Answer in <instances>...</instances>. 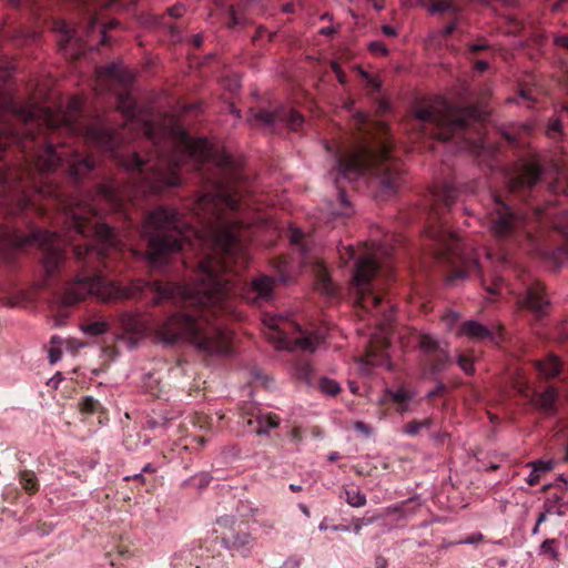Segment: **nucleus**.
Instances as JSON below:
<instances>
[{"instance_id": "nucleus-9", "label": "nucleus", "mask_w": 568, "mask_h": 568, "mask_svg": "<svg viewBox=\"0 0 568 568\" xmlns=\"http://www.w3.org/2000/svg\"><path fill=\"white\" fill-rule=\"evenodd\" d=\"M62 155H64V153L58 154L51 144L47 145L40 151L36 159L31 160L28 168L19 174V179L21 181L24 179L31 180L30 186L40 195L44 197L54 196L55 191L50 186H44L41 182L36 181L34 174L38 173L42 175L53 172L61 164Z\"/></svg>"}, {"instance_id": "nucleus-25", "label": "nucleus", "mask_w": 568, "mask_h": 568, "mask_svg": "<svg viewBox=\"0 0 568 568\" xmlns=\"http://www.w3.org/2000/svg\"><path fill=\"white\" fill-rule=\"evenodd\" d=\"M557 398V390L552 387L547 388L541 394L537 395L535 405L545 414L554 412L555 402Z\"/></svg>"}, {"instance_id": "nucleus-59", "label": "nucleus", "mask_w": 568, "mask_h": 568, "mask_svg": "<svg viewBox=\"0 0 568 568\" xmlns=\"http://www.w3.org/2000/svg\"><path fill=\"white\" fill-rule=\"evenodd\" d=\"M555 43L559 47L568 48V36H558L555 38Z\"/></svg>"}, {"instance_id": "nucleus-8", "label": "nucleus", "mask_w": 568, "mask_h": 568, "mask_svg": "<svg viewBox=\"0 0 568 568\" xmlns=\"http://www.w3.org/2000/svg\"><path fill=\"white\" fill-rule=\"evenodd\" d=\"M114 290L109 285L101 275L93 277H77L71 282L64 292L63 302L68 305H73L84 301L88 296H94L101 302H110L111 294H114Z\"/></svg>"}, {"instance_id": "nucleus-62", "label": "nucleus", "mask_w": 568, "mask_h": 568, "mask_svg": "<svg viewBox=\"0 0 568 568\" xmlns=\"http://www.w3.org/2000/svg\"><path fill=\"white\" fill-rule=\"evenodd\" d=\"M343 250L345 251V254L349 257V258H354L355 257V251H354V247L348 245V246H345L343 247ZM341 255L342 257L344 258V252L341 251Z\"/></svg>"}, {"instance_id": "nucleus-50", "label": "nucleus", "mask_w": 568, "mask_h": 568, "mask_svg": "<svg viewBox=\"0 0 568 568\" xmlns=\"http://www.w3.org/2000/svg\"><path fill=\"white\" fill-rule=\"evenodd\" d=\"M63 381V376L60 372H58L54 376H52L49 381H48V385L51 386L52 388L57 389L60 385V383Z\"/></svg>"}, {"instance_id": "nucleus-33", "label": "nucleus", "mask_w": 568, "mask_h": 568, "mask_svg": "<svg viewBox=\"0 0 568 568\" xmlns=\"http://www.w3.org/2000/svg\"><path fill=\"white\" fill-rule=\"evenodd\" d=\"M20 484L24 490L29 493H34L38 489L37 477L33 473L23 471L20 475Z\"/></svg>"}, {"instance_id": "nucleus-2", "label": "nucleus", "mask_w": 568, "mask_h": 568, "mask_svg": "<svg viewBox=\"0 0 568 568\" xmlns=\"http://www.w3.org/2000/svg\"><path fill=\"white\" fill-rule=\"evenodd\" d=\"M98 201L104 202L111 211H119L122 207V202L114 187L112 185H101L98 189L97 199L92 203H84L83 205L77 203L75 207L69 209L70 221L63 235L39 230L32 232L28 237L17 240L14 244L38 243L43 251V267L48 276H53L64 263L65 256L62 246L73 241V233L80 235L92 233L94 235V245L75 246L74 255L78 261L87 262V258L92 256L103 257L111 248L121 250L122 242L116 237L112 229L106 224L90 220V216L98 215Z\"/></svg>"}, {"instance_id": "nucleus-22", "label": "nucleus", "mask_w": 568, "mask_h": 568, "mask_svg": "<svg viewBox=\"0 0 568 568\" xmlns=\"http://www.w3.org/2000/svg\"><path fill=\"white\" fill-rule=\"evenodd\" d=\"M98 85L102 87L104 82H121L124 83L129 80L128 74L120 64H110L104 69L97 71Z\"/></svg>"}, {"instance_id": "nucleus-5", "label": "nucleus", "mask_w": 568, "mask_h": 568, "mask_svg": "<svg viewBox=\"0 0 568 568\" xmlns=\"http://www.w3.org/2000/svg\"><path fill=\"white\" fill-rule=\"evenodd\" d=\"M365 171H371L379 176L381 190L386 195L395 193L400 186L398 163L390 159L389 151L385 145L376 152L367 145L352 149L337 162L335 183L338 185L339 178L355 181Z\"/></svg>"}, {"instance_id": "nucleus-40", "label": "nucleus", "mask_w": 568, "mask_h": 568, "mask_svg": "<svg viewBox=\"0 0 568 568\" xmlns=\"http://www.w3.org/2000/svg\"><path fill=\"white\" fill-rule=\"evenodd\" d=\"M295 374L298 378H302V379H305L308 382L313 374V368L308 363H303V364L296 366Z\"/></svg>"}, {"instance_id": "nucleus-44", "label": "nucleus", "mask_w": 568, "mask_h": 568, "mask_svg": "<svg viewBox=\"0 0 568 568\" xmlns=\"http://www.w3.org/2000/svg\"><path fill=\"white\" fill-rule=\"evenodd\" d=\"M288 237L291 243L298 244L303 237V232L298 227H290Z\"/></svg>"}, {"instance_id": "nucleus-56", "label": "nucleus", "mask_w": 568, "mask_h": 568, "mask_svg": "<svg viewBox=\"0 0 568 568\" xmlns=\"http://www.w3.org/2000/svg\"><path fill=\"white\" fill-rule=\"evenodd\" d=\"M546 508L547 510L545 513H541L537 518L536 524H538L539 526L546 520L547 514L552 513V507L548 503H546Z\"/></svg>"}, {"instance_id": "nucleus-28", "label": "nucleus", "mask_w": 568, "mask_h": 568, "mask_svg": "<svg viewBox=\"0 0 568 568\" xmlns=\"http://www.w3.org/2000/svg\"><path fill=\"white\" fill-rule=\"evenodd\" d=\"M109 329V325L104 321H95L85 325L81 326V331L84 334L92 335V336H99L106 333Z\"/></svg>"}, {"instance_id": "nucleus-35", "label": "nucleus", "mask_w": 568, "mask_h": 568, "mask_svg": "<svg viewBox=\"0 0 568 568\" xmlns=\"http://www.w3.org/2000/svg\"><path fill=\"white\" fill-rule=\"evenodd\" d=\"M320 389L326 395L334 396L339 393L341 387L339 384L333 379L322 378L320 381Z\"/></svg>"}, {"instance_id": "nucleus-26", "label": "nucleus", "mask_w": 568, "mask_h": 568, "mask_svg": "<svg viewBox=\"0 0 568 568\" xmlns=\"http://www.w3.org/2000/svg\"><path fill=\"white\" fill-rule=\"evenodd\" d=\"M536 367L546 377H552L559 374L561 364L556 356L550 355L546 359L537 362Z\"/></svg>"}, {"instance_id": "nucleus-43", "label": "nucleus", "mask_w": 568, "mask_h": 568, "mask_svg": "<svg viewBox=\"0 0 568 568\" xmlns=\"http://www.w3.org/2000/svg\"><path fill=\"white\" fill-rule=\"evenodd\" d=\"M97 405H98V402L92 398V397H85L82 402H81V409L83 412H87V413H92L97 408Z\"/></svg>"}, {"instance_id": "nucleus-55", "label": "nucleus", "mask_w": 568, "mask_h": 568, "mask_svg": "<svg viewBox=\"0 0 568 568\" xmlns=\"http://www.w3.org/2000/svg\"><path fill=\"white\" fill-rule=\"evenodd\" d=\"M483 538H484L483 535L480 532H477L460 542L462 544H476L478 541H481Z\"/></svg>"}, {"instance_id": "nucleus-14", "label": "nucleus", "mask_w": 568, "mask_h": 568, "mask_svg": "<svg viewBox=\"0 0 568 568\" xmlns=\"http://www.w3.org/2000/svg\"><path fill=\"white\" fill-rule=\"evenodd\" d=\"M305 263L310 265L311 271L315 277L316 290L324 295H333L335 293V286L331 281L328 271L324 265L323 258L320 256H305Z\"/></svg>"}, {"instance_id": "nucleus-16", "label": "nucleus", "mask_w": 568, "mask_h": 568, "mask_svg": "<svg viewBox=\"0 0 568 568\" xmlns=\"http://www.w3.org/2000/svg\"><path fill=\"white\" fill-rule=\"evenodd\" d=\"M274 280L270 276H260L252 281L245 298L254 304H262L272 298Z\"/></svg>"}, {"instance_id": "nucleus-17", "label": "nucleus", "mask_w": 568, "mask_h": 568, "mask_svg": "<svg viewBox=\"0 0 568 568\" xmlns=\"http://www.w3.org/2000/svg\"><path fill=\"white\" fill-rule=\"evenodd\" d=\"M85 139L89 143L110 152H113L116 145L114 134L99 124H92L87 128Z\"/></svg>"}, {"instance_id": "nucleus-4", "label": "nucleus", "mask_w": 568, "mask_h": 568, "mask_svg": "<svg viewBox=\"0 0 568 568\" xmlns=\"http://www.w3.org/2000/svg\"><path fill=\"white\" fill-rule=\"evenodd\" d=\"M154 334L163 344L184 342L207 355H225L231 351V332L207 323L203 316L174 313L154 327Z\"/></svg>"}, {"instance_id": "nucleus-37", "label": "nucleus", "mask_w": 568, "mask_h": 568, "mask_svg": "<svg viewBox=\"0 0 568 568\" xmlns=\"http://www.w3.org/2000/svg\"><path fill=\"white\" fill-rule=\"evenodd\" d=\"M51 345H61V344H65L67 345V349H70V351H77L79 348H82L84 346L83 343L81 342H78L73 338H69V339H62L61 337L59 336H52L51 337Z\"/></svg>"}, {"instance_id": "nucleus-36", "label": "nucleus", "mask_w": 568, "mask_h": 568, "mask_svg": "<svg viewBox=\"0 0 568 568\" xmlns=\"http://www.w3.org/2000/svg\"><path fill=\"white\" fill-rule=\"evenodd\" d=\"M555 539H546L539 547V552L542 555H548L551 560L558 559V550L555 547Z\"/></svg>"}, {"instance_id": "nucleus-63", "label": "nucleus", "mask_w": 568, "mask_h": 568, "mask_svg": "<svg viewBox=\"0 0 568 568\" xmlns=\"http://www.w3.org/2000/svg\"><path fill=\"white\" fill-rule=\"evenodd\" d=\"M475 68L479 72H484L488 68V63L484 60L477 61Z\"/></svg>"}, {"instance_id": "nucleus-31", "label": "nucleus", "mask_w": 568, "mask_h": 568, "mask_svg": "<svg viewBox=\"0 0 568 568\" xmlns=\"http://www.w3.org/2000/svg\"><path fill=\"white\" fill-rule=\"evenodd\" d=\"M470 268H475V270L478 268V261L476 258L471 260V261L464 260L463 261V270H458L455 273H453L448 277V282L453 284L456 280H463V278L467 277Z\"/></svg>"}, {"instance_id": "nucleus-53", "label": "nucleus", "mask_w": 568, "mask_h": 568, "mask_svg": "<svg viewBox=\"0 0 568 568\" xmlns=\"http://www.w3.org/2000/svg\"><path fill=\"white\" fill-rule=\"evenodd\" d=\"M332 68H333V71L334 73L336 74L337 77V80L339 83L344 84L346 82V79H345V75L344 73L342 72L339 65L336 63V62H333L332 63Z\"/></svg>"}, {"instance_id": "nucleus-52", "label": "nucleus", "mask_w": 568, "mask_h": 568, "mask_svg": "<svg viewBox=\"0 0 568 568\" xmlns=\"http://www.w3.org/2000/svg\"><path fill=\"white\" fill-rule=\"evenodd\" d=\"M551 486L556 487L560 490H565L568 487V481L562 475H560L557 477V479L555 480V483Z\"/></svg>"}, {"instance_id": "nucleus-7", "label": "nucleus", "mask_w": 568, "mask_h": 568, "mask_svg": "<svg viewBox=\"0 0 568 568\" xmlns=\"http://www.w3.org/2000/svg\"><path fill=\"white\" fill-rule=\"evenodd\" d=\"M263 324L268 329L266 333L268 338L272 339L277 349H293L300 347L305 352H314L323 342V336L320 333H307L294 341L288 338L286 328L295 326L287 317L276 314H265L263 316Z\"/></svg>"}, {"instance_id": "nucleus-45", "label": "nucleus", "mask_w": 568, "mask_h": 568, "mask_svg": "<svg viewBox=\"0 0 568 568\" xmlns=\"http://www.w3.org/2000/svg\"><path fill=\"white\" fill-rule=\"evenodd\" d=\"M353 426L357 433H361V434L365 435L366 437L372 435L371 426L363 422H359V420L355 422Z\"/></svg>"}, {"instance_id": "nucleus-11", "label": "nucleus", "mask_w": 568, "mask_h": 568, "mask_svg": "<svg viewBox=\"0 0 568 568\" xmlns=\"http://www.w3.org/2000/svg\"><path fill=\"white\" fill-rule=\"evenodd\" d=\"M118 109L126 116L128 122L126 126L129 129L135 128V125H140L144 135L150 139L153 143H160V136H158L155 125L149 121H141L136 118V106L133 101V98L130 94L120 95L118 99Z\"/></svg>"}, {"instance_id": "nucleus-23", "label": "nucleus", "mask_w": 568, "mask_h": 568, "mask_svg": "<svg viewBox=\"0 0 568 568\" xmlns=\"http://www.w3.org/2000/svg\"><path fill=\"white\" fill-rule=\"evenodd\" d=\"M254 423L256 424V427H254L253 430L257 435H262L267 434L273 428H276L280 424V418L270 413L257 415L254 420L251 418L246 420L247 426H252Z\"/></svg>"}, {"instance_id": "nucleus-13", "label": "nucleus", "mask_w": 568, "mask_h": 568, "mask_svg": "<svg viewBox=\"0 0 568 568\" xmlns=\"http://www.w3.org/2000/svg\"><path fill=\"white\" fill-rule=\"evenodd\" d=\"M256 121H258L265 125H272L276 121H282V122L286 123V125L291 130L295 131L302 126L304 119L301 114H298L297 112H295L293 110L281 109V110H276V111H268V110L260 111L256 114Z\"/></svg>"}, {"instance_id": "nucleus-58", "label": "nucleus", "mask_w": 568, "mask_h": 568, "mask_svg": "<svg viewBox=\"0 0 568 568\" xmlns=\"http://www.w3.org/2000/svg\"><path fill=\"white\" fill-rule=\"evenodd\" d=\"M503 281L498 280L493 286L487 287L489 294H496L501 291Z\"/></svg>"}, {"instance_id": "nucleus-46", "label": "nucleus", "mask_w": 568, "mask_h": 568, "mask_svg": "<svg viewBox=\"0 0 568 568\" xmlns=\"http://www.w3.org/2000/svg\"><path fill=\"white\" fill-rule=\"evenodd\" d=\"M62 352L59 347H51L48 353L50 364H55L61 359Z\"/></svg>"}, {"instance_id": "nucleus-51", "label": "nucleus", "mask_w": 568, "mask_h": 568, "mask_svg": "<svg viewBox=\"0 0 568 568\" xmlns=\"http://www.w3.org/2000/svg\"><path fill=\"white\" fill-rule=\"evenodd\" d=\"M82 101L80 98H72L68 103L69 112H75L81 108Z\"/></svg>"}, {"instance_id": "nucleus-1", "label": "nucleus", "mask_w": 568, "mask_h": 568, "mask_svg": "<svg viewBox=\"0 0 568 568\" xmlns=\"http://www.w3.org/2000/svg\"><path fill=\"white\" fill-rule=\"evenodd\" d=\"M164 143L173 148L170 155L156 151L143 161L138 153L121 158L120 164L128 171H136L141 187L151 193L169 186H178L180 178L176 169L189 161L199 168L212 161L225 174L210 192L202 194L193 206V213L205 223L201 232L186 227L181 214L172 207L160 206L150 212L142 225V234L148 240L146 258L159 265L170 254L184 248V245L207 247L211 253L199 266L196 282L184 287L160 282L132 281L128 287H120L109 281L115 291L110 302L142 295L145 290L155 293L153 304L164 300L181 298L190 304L219 306L227 310L226 300L233 290L232 276L248 264L245 242L248 231L241 224L240 190L235 181L240 178V162L224 150H214L204 138L192 139L180 125L173 123L163 133Z\"/></svg>"}, {"instance_id": "nucleus-32", "label": "nucleus", "mask_w": 568, "mask_h": 568, "mask_svg": "<svg viewBox=\"0 0 568 568\" xmlns=\"http://www.w3.org/2000/svg\"><path fill=\"white\" fill-rule=\"evenodd\" d=\"M387 394L393 402L399 405L413 399L415 396L414 392H410L404 387H399L396 390H387Z\"/></svg>"}, {"instance_id": "nucleus-20", "label": "nucleus", "mask_w": 568, "mask_h": 568, "mask_svg": "<svg viewBox=\"0 0 568 568\" xmlns=\"http://www.w3.org/2000/svg\"><path fill=\"white\" fill-rule=\"evenodd\" d=\"M69 174L74 179H81L94 168V162L89 158H82L78 153L70 154L67 160Z\"/></svg>"}, {"instance_id": "nucleus-10", "label": "nucleus", "mask_w": 568, "mask_h": 568, "mask_svg": "<svg viewBox=\"0 0 568 568\" xmlns=\"http://www.w3.org/2000/svg\"><path fill=\"white\" fill-rule=\"evenodd\" d=\"M119 322L124 333L130 335V337H128L129 347L135 344V342L132 341L133 337L139 339L144 337L149 331H154L150 320L141 313L124 312L119 316ZM120 341L125 342L126 337L122 336Z\"/></svg>"}, {"instance_id": "nucleus-12", "label": "nucleus", "mask_w": 568, "mask_h": 568, "mask_svg": "<svg viewBox=\"0 0 568 568\" xmlns=\"http://www.w3.org/2000/svg\"><path fill=\"white\" fill-rule=\"evenodd\" d=\"M493 210L496 219L491 224V231L499 237L510 234L521 223V219L497 197H494Z\"/></svg>"}, {"instance_id": "nucleus-3", "label": "nucleus", "mask_w": 568, "mask_h": 568, "mask_svg": "<svg viewBox=\"0 0 568 568\" xmlns=\"http://www.w3.org/2000/svg\"><path fill=\"white\" fill-rule=\"evenodd\" d=\"M378 265L375 253H369L361 257L353 273V287L355 291V304L356 306L371 314L376 324H378L379 333L374 335L369 342L366 351L365 362L369 365L385 366L390 369L392 365L388 361V353L386 347L388 346V337L386 333V325L393 320L392 311L384 313L383 317L379 318V312L377 307L382 302L381 295L375 291L372 281L377 272Z\"/></svg>"}, {"instance_id": "nucleus-18", "label": "nucleus", "mask_w": 568, "mask_h": 568, "mask_svg": "<svg viewBox=\"0 0 568 568\" xmlns=\"http://www.w3.org/2000/svg\"><path fill=\"white\" fill-rule=\"evenodd\" d=\"M548 303V300L544 296V287L539 283L531 285L527 290L525 298L520 300L521 305H525L537 315L544 313V308Z\"/></svg>"}, {"instance_id": "nucleus-6", "label": "nucleus", "mask_w": 568, "mask_h": 568, "mask_svg": "<svg viewBox=\"0 0 568 568\" xmlns=\"http://www.w3.org/2000/svg\"><path fill=\"white\" fill-rule=\"evenodd\" d=\"M474 110H460L446 101H437L429 106H420L415 111L417 120L423 123H432L436 126V139L448 141L457 131L466 126L467 118Z\"/></svg>"}, {"instance_id": "nucleus-15", "label": "nucleus", "mask_w": 568, "mask_h": 568, "mask_svg": "<svg viewBox=\"0 0 568 568\" xmlns=\"http://www.w3.org/2000/svg\"><path fill=\"white\" fill-rule=\"evenodd\" d=\"M27 185H12L0 194V205L8 207L9 213L17 214L29 206L30 200L26 192Z\"/></svg>"}, {"instance_id": "nucleus-38", "label": "nucleus", "mask_w": 568, "mask_h": 568, "mask_svg": "<svg viewBox=\"0 0 568 568\" xmlns=\"http://www.w3.org/2000/svg\"><path fill=\"white\" fill-rule=\"evenodd\" d=\"M449 10H453V4L448 0H435L429 7V12L432 14L442 13Z\"/></svg>"}, {"instance_id": "nucleus-47", "label": "nucleus", "mask_w": 568, "mask_h": 568, "mask_svg": "<svg viewBox=\"0 0 568 568\" xmlns=\"http://www.w3.org/2000/svg\"><path fill=\"white\" fill-rule=\"evenodd\" d=\"M369 49L372 52L374 53H378V54H387V48L385 47L384 43L379 42V41H374L369 44Z\"/></svg>"}, {"instance_id": "nucleus-21", "label": "nucleus", "mask_w": 568, "mask_h": 568, "mask_svg": "<svg viewBox=\"0 0 568 568\" xmlns=\"http://www.w3.org/2000/svg\"><path fill=\"white\" fill-rule=\"evenodd\" d=\"M457 336H466L474 341H481L490 337V331L477 321L469 320L464 322L456 332Z\"/></svg>"}, {"instance_id": "nucleus-60", "label": "nucleus", "mask_w": 568, "mask_h": 568, "mask_svg": "<svg viewBox=\"0 0 568 568\" xmlns=\"http://www.w3.org/2000/svg\"><path fill=\"white\" fill-rule=\"evenodd\" d=\"M382 31L387 37H395L397 34V30L392 26H384Z\"/></svg>"}, {"instance_id": "nucleus-57", "label": "nucleus", "mask_w": 568, "mask_h": 568, "mask_svg": "<svg viewBox=\"0 0 568 568\" xmlns=\"http://www.w3.org/2000/svg\"><path fill=\"white\" fill-rule=\"evenodd\" d=\"M184 12L183 7H172L169 9V14L175 18L182 17Z\"/></svg>"}, {"instance_id": "nucleus-19", "label": "nucleus", "mask_w": 568, "mask_h": 568, "mask_svg": "<svg viewBox=\"0 0 568 568\" xmlns=\"http://www.w3.org/2000/svg\"><path fill=\"white\" fill-rule=\"evenodd\" d=\"M427 234L429 237L434 239L439 245H442L447 254H453L454 251L457 250V234L450 232L443 225H440L439 227H432L427 230Z\"/></svg>"}, {"instance_id": "nucleus-42", "label": "nucleus", "mask_w": 568, "mask_h": 568, "mask_svg": "<svg viewBox=\"0 0 568 568\" xmlns=\"http://www.w3.org/2000/svg\"><path fill=\"white\" fill-rule=\"evenodd\" d=\"M457 364L467 375H470L475 372L473 362L465 355H458Z\"/></svg>"}, {"instance_id": "nucleus-41", "label": "nucleus", "mask_w": 568, "mask_h": 568, "mask_svg": "<svg viewBox=\"0 0 568 568\" xmlns=\"http://www.w3.org/2000/svg\"><path fill=\"white\" fill-rule=\"evenodd\" d=\"M528 466L534 467L538 470V473H547L554 468V462L552 460H535L528 464Z\"/></svg>"}, {"instance_id": "nucleus-30", "label": "nucleus", "mask_w": 568, "mask_h": 568, "mask_svg": "<svg viewBox=\"0 0 568 568\" xmlns=\"http://www.w3.org/2000/svg\"><path fill=\"white\" fill-rule=\"evenodd\" d=\"M54 29L61 33L62 37L59 40V45L61 49H64L69 41L74 37V30L71 29L64 21H58Z\"/></svg>"}, {"instance_id": "nucleus-48", "label": "nucleus", "mask_w": 568, "mask_h": 568, "mask_svg": "<svg viewBox=\"0 0 568 568\" xmlns=\"http://www.w3.org/2000/svg\"><path fill=\"white\" fill-rule=\"evenodd\" d=\"M358 71H359V74L367 81V83L371 87H373L375 90H379L381 84L375 78L371 77L366 71H364L362 69H359Z\"/></svg>"}, {"instance_id": "nucleus-24", "label": "nucleus", "mask_w": 568, "mask_h": 568, "mask_svg": "<svg viewBox=\"0 0 568 568\" xmlns=\"http://www.w3.org/2000/svg\"><path fill=\"white\" fill-rule=\"evenodd\" d=\"M540 174L541 170L535 162L526 163L514 186H532L539 180Z\"/></svg>"}, {"instance_id": "nucleus-39", "label": "nucleus", "mask_w": 568, "mask_h": 568, "mask_svg": "<svg viewBox=\"0 0 568 568\" xmlns=\"http://www.w3.org/2000/svg\"><path fill=\"white\" fill-rule=\"evenodd\" d=\"M456 191L450 185H445L440 194H437L439 201H443L446 206H449L455 201Z\"/></svg>"}, {"instance_id": "nucleus-64", "label": "nucleus", "mask_w": 568, "mask_h": 568, "mask_svg": "<svg viewBox=\"0 0 568 568\" xmlns=\"http://www.w3.org/2000/svg\"><path fill=\"white\" fill-rule=\"evenodd\" d=\"M371 1L375 9H377V10L384 9V6H385L384 0H371Z\"/></svg>"}, {"instance_id": "nucleus-49", "label": "nucleus", "mask_w": 568, "mask_h": 568, "mask_svg": "<svg viewBox=\"0 0 568 568\" xmlns=\"http://www.w3.org/2000/svg\"><path fill=\"white\" fill-rule=\"evenodd\" d=\"M540 475L541 474L538 473V470L536 468L531 467V470L526 479L528 485L534 486V485L538 484L539 479H540Z\"/></svg>"}, {"instance_id": "nucleus-61", "label": "nucleus", "mask_w": 568, "mask_h": 568, "mask_svg": "<svg viewBox=\"0 0 568 568\" xmlns=\"http://www.w3.org/2000/svg\"><path fill=\"white\" fill-rule=\"evenodd\" d=\"M560 126H561V123L559 120H552L550 123H549V126H548V133L550 134L552 131H559L560 130Z\"/></svg>"}, {"instance_id": "nucleus-29", "label": "nucleus", "mask_w": 568, "mask_h": 568, "mask_svg": "<svg viewBox=\"0 0 568 568\" xmlns=\"http://www.w3.org/2000/svg\"><path fill=\"white\" fill-rule=\"evenodd\" d=\"M430 425V418H426L424 420H412L404 426L403 433L409 436H416L420 433L422 429L429 428Z\"/></svg>"}, {"instance_id": "nucleus-54", "label": "nucleus", "mask_w": 568, "mask_h": 568, "mask_svg": "<svg viewBox=\"0 0 568 568\" xmlns=\"http://www.w3.org/2000/svg\"><path fill=\"white\" fill-rule=\"evenodd\" d=\"M459 318L458 313L456 312H449L444 316L445 322L449 327L453 326V324Z\"/></svg>"}, {"instance_id": "nucleus-27", "label": "nucleus", "mask_w": 568, "mask_h": 568, "mask_svg": "<svg viewBox=\"0 0 568 568\" xmlns=\"http://www.w3.org/2000/svg\"><path fill=\"white\" fill-rule=\"evenodd\" d=\"M346 503L355 508L366 505V496L358 488H345Z\"/></svg>"}, {"instance_id": "nucleus-34", "label": "nucleus", "mask_w": 568, "mask_h": 568, "mask_svg": "<svg viewBox=\"0 0 568 568\" xmlns=\"http://www.w3.org/2000/svg\"><path fill=\"white\" fill-rule=\"evenodd\" d=\"M418 345L425 353H433L438 348L437 341L427 334L419 335Z\"/></svg>"}]
</instances>
